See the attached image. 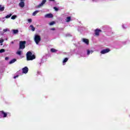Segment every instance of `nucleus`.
I'll return each mask as SVG.
<instances>
[{"instance_id":"nucleus-15","label":"nucleus","mask_w":130,"mask_h":130,"mask_svg":"<svg viewBox=\"0 0 130 130\" xmlns=\"http://www.w3.org/2000/svg\"><path fill=\"white\" fill-rule=\"evenodd\" d=\"M40 11L37 10L36 11H35L33 13H32V16H36V14L38 13H39Z\"/></svg>"},{"instance_id":"nucleus-10","label":"nucleus","mask_w":130,"mask_h":130,"mask_svg":"<svg viewBox=\"0 0 130 130\" xmlns=\"http://www.w3.org/2000/svg\"><path fill=\"white\" fill-rule=\"evenodd\" d=\"M82 41L87 45H89V40L87 39H82Z\"/></svg>"},{"instance_id":"nucleus-9","label":"nucleus","mask_w":130,"mask_h":130,"mask_svg":"<svg viewBox=\"0 0 130 130\" xmlns=\"http://www.w3.org/2000/svg\"><path fill=\"white\" fill-rule=\"evenodd\" d=\"M45 3H46V0H43L42 3L37 6V8H41Z\"/></svg>"},{"instance_id":"nucleus-21","label":"nucleus","mask_w":130,"mask_h":130,"mask_svg":"<svg viewBox=\"0 0 130 130\" xmlns=\"http://www.w3.org/2000/svg\"><path fill=\"white\" fill-rule=\"evenodd\" d=\"M93 52V51H90V50H87V55H89L90 53H92Z\"/></svg>"},{"instance_id":"nucleus-26","label":"nucleus","mask_w":130,"mask_h":130,"mask_svg":"<svg viewBox=\"0 0 130 130\" xmlns=\"http://www.w3.org/2000/svg\"><path fill=\"white\" fill-rule=\"evenodd\" d=\"M28 23H32V19H28Z\"/></svg>"},{"instance_id":"nucleus-12","label":"nucleus","mask_w":130,"mask_h":130,"mask_svg":"<svg viewBox=\"0 0 130 130\" xmlns=\"http://www.w3.org/2000/svg\"><path fill=\"white\" fill-rule=\"evenodd\" d=\"M17 61V59L14 58L12 60H11L10 62H9V63L10 64H12V63H14V62Z\"/></svg>"},{"instance_id":"nucleus-5","label":"nucleus","mask_w":130,"mask_h":130,"mask_svg":"<svg viewBox=\"0 0 130 130\" xmlns=\"http://www.w3.org/2000/svg\"><path fill=\"white\" fill-rule=\"evenodd\" d=\"M100 32H102L101 29L96 28L94 30V34L96 36H99Z\"/></svg>"},{"instance_id":"nucleus-14","label":"nucleus","mask_w":130,"mask_h":130,"mask_svg":"<svg viewBox=\"0 0 130 130\" xmlns=\"http://www.w3.org/2000/svg\"><path fill=\"white\" fill-rule=\"evenodd\" d=\"M13 34H18V33H19V30H18V29H13Z\"/></svg>"},{"instance_id":"nucleus-29","label":"nucleus","mask_w":130,"mask_h":130,"mask_svg":"<svg viewBox=\"0 0 130 130\" xmlns=\"http://www.w3.org/2000/svg\"><path fill=\"white\" fill-rule=\"evenodd\" d=\"M19 77V75H17L14 77V79H16V78H18Z\"/></svg>"},{"instance_id":"nucleus-22","label":"nucleus","mask_w":130,"mask_h":130,"mask_svg":"<svg viewBox=\"0 0 130 130\" xmlns=\"http://www.w3.org/2000/svg\"><path fill=\"white\" fill-rule=\"evenodd\" d=\"M6 51V50L5 49H2L0 50V53H3Z\"/></svg>"},{"instance_id":"nucleus-25","label":"nucleus","mask_w":130,"mask_h":130,"mask_svg":"<svg viewBox=\"0 0 130 130\" xmlns=\"http://www.w3.org/2000/svg\"><path fill=\"white\" fill-rule=\"evenodd\" d=\"M30 27H31L32 31H35V27H34V26H33L32 25H30Z\"/></svg>"},{"instance_id":"nucleus-24","label":"nucleus","mask_w":130,"mask_h":130,"mask_svg":"<svg viewBox=\"0 0 130 130\" xmlns=\"http://www.w3.org/2000/svg\"><path fill=\"white\" fill-rule=\"evenodd\" d=\"M54 24H55V22H54V21H52V22H50L49 25H50V26H52V25H54Z\"/></svg>"},{"instance_id":"nucleus-19","label":"nucleus","mask_w":130,"mask_h":130,"mask_svg":"<svg viewBox=\"0 0 130 130\" xmlns=\"http://www.w3.org/2000/svg\"><path fill=\"white\" fill-rule=\"evenodd\" d=\"M68 60H69V58H65L64 59V60H63V63H64L67 62V61H68Z\"/></svg>"},{"instance_id":"nucleus-34","label":"nucleus","mask_w":130,"mask_h":130,"mask_svg":"<svg viewBox=\"0 0 130 130\" xmlns=\"http://www.w3.org/2000/svg\"><path fill=\"white\" fill-rule=\"evenodd\" d=\"M11 43H12V44H14V42H12Z\"/></svg>"},{"instance_id":"nucleus-31","label":"nucleus","mask_w":130,"mask_h":130,"mask_svg":"<svg viewBox=\"0 0 130 130\" xmlns=\"http://www.w3.org/2000/svg\"><path fill=\"white\" fill-rule=\"evenodd\" d=\"M8 31V29H4V32H7Z\"/></svg>"},{"instance_id":"nucleus-33","label":"nucleus","mask_w":130,"mask_h":130,"mask_svg":"<svg viewBox=\"0 0 130 130\" xmlns=\"http://www.w3.org/2000/svg\"><path fill=\"white\" fill-rule=\"evenodd\" d=\"M50 2H54V0H49Z\"/></svg>"},{"instance_id":"nucleus-27","label":"nucleus","mask_w":130,"mask_h":130,"mask_svg":"<svg viewBox=\"0 0 130 130\" xmlns=\"http://www.w3.org/2000/svg\"><path fill=\"white\" fill-rule=\"evenodd\" d=\"M54 10H55V11H58V8H57L56 7H54Z\"/></svg>"},{"instance_id":"nucleus-7","label":"nucleus","mask_w":130,"mask_h":130,"mask_svg":"<svg viewBox=\"0 0 130 130\" xmlns=\"http://www.w3.org/2000/svg\"><path fill=\"white\" fill-rule=\"evenodd\" d=\"M29 71V69L27 67H25L22 69L23 74H27Z\"/></svg>"},{"instance_id":"nucleus-17","label":"nucleus","mask_w":130,"mask_h":130,"mask_svg":"<svg viewBox=\"0 0 130 130\" xmlns=\"http://www.w3.org/2000/svg\"><path fill=\"white\" fill-rule=\"evenodd\" d=\"M11 17H12V14H9V15H7L5 17V18H6V19H9V18H11Z\"/></svg>"},{"instance_id":"nucleus-11","label":"nucleus","mask_w":130,"mask_h":130,"mask_svg":"<svg viewBox=\"0 0 130 130\" xmlns=\"http://www.w3.org/2000/svg\"><path fill=\"white\" fill-rule=\"evenodd\" d=\"M0 113L3 115V117H7V115H8V114L4 111H1Z\"/></svg>"},{"instance_id":"nucleus-4","label":"nucleus","mask_w":130,"mask_h":130,"mask_svg":"<svg viewBox=\"0 0 130 130\" xmlns=\"http://www.w3.org/2000/svg\"><path fill=\"white\" fill-rule=\"evenodd\" d=\"M110 51V49L109 48H107L106 49H104L101 51V53L102 54H105V53H108Z\"/></svg>"},{"instance_id":"nucleus-20","label":"nucleus","mask_w":130,"mask_h":130,"mask_svg":"<svg viewBox=\"0 0 130 130\" xmlns=\"http://www.w3.org/2000/svg\"><path fill=\"white\" fill-rule=\"evenodd\" d=\"M71 21V17H68L67 18L66 22H69Z\"/></svg>"},{"instance_id":"nucleus-1","label":"nucleus","mask_w":130,"mask_h":130,"mask_svg":"<svg viewBox=\"0 0 130 130\" xmlns=\"http://www.w3.org/2000/svg\"><path fill=\"white\" fill-rule=\"evenodd\" d=\"M36 58V56L32 54L30 51H28L26 53V59L27 60H33Z\"/></svg>"},{"instance_id":"nucleus-28","label":"nucleus","mask_w":130,"mask_h":130,"mask_svg":"<svg viewBox=\"0 0 130 130\" xmlns=\"http://www.w3.org/2000/svg\"><path fill=\"white\" fill-rule=\"evenodd\" d=\"M4 42V40H0V43H3Z\"/></svg>"},{"instance_id":"nucleus-6","label":"nucleus","mask_w":130,"mask_h":130,"mask_svg":"<svg viewBox=\"0 0 130 130\" xmlns=\"http://www.w3.org/2000/svg\"><path fill=\"white\" fill-rule=\"evenodd\" d=\"M25 0H20V3H19V6L20 8H24L25 7Z\"/></svg>"},{"instance_id":"nucleus-18","label":"nucleus","mask_w":130,"mask_h":130,"mask_svg":"<svg viewBox=\"0 0 130 130\" xmlns=\"http://www.w3.org/2000/svg\"><path fill=\"white\" fill-rule=\"evenodd\" d=\"M50 50L51 52H56L57 51V50H55L54 48H51Z\"/></svg>"},{"instance_id":"nucleus-3","label":"nucleus","mask_w":130,"mask_h":130,"mask_svg":"<svg viewBox=\"0 0 130 130\" xmlns=\"http://www.w3.org/2000/svg\"><path fill=\"white\" fill-rule=\"evenodd\" d=\"M34 39L36 44H39V42L41 41V38L40 37V36L38 35H35Z\"/></svg>"},{"instance_id":"nucleus-32","label":"nucleus","mask_w":130,"mask_h":130,"mask_svg":"<svg viewBox=\"0 0 130 130\" xmlns=\"http://www.w3.org/2000/svg\"><path fill=\"white\" fill-rule=\"evenodd\" d=\"M51 30H52L53 31H54L55 30V28H52L51 29Z\"/></svg>"},{"instance_id":"nucleus-13","label":"nucleus","mask_w":130,"mask_h":130,"mask_svg":"<svg viewBox=\"0 0 130 130\" xmlns=\"http://www.w3.org/2000/svg\"><path fill=\"white\" fill-rule=\"evenodd\" d=\"M4 11H5V7L0 5V12H4Z\"/></svg>"},{"instance_id":"nucleus-30","label":"nucleus","mask_w":130,"mask_h":130,"mask_svg":"<svg viewBox=\"0 0 130 130\" xmlns=\"http://www.w3.org/2000/svg\"><path fill=\"white\" fill-rule=\"evenodd\" d=\"M9 60V57H6L5 60Z\"/></svg>"},{"instance_id":"nucleus-2","label":"nucleus","mask_w":130,"mask_h":130,"mask_svg":"<svg viewBox=\"0 0 130 130\" xmlns=\"http://www.w3.org/2000/svg\"><path fill=\"white\" fill-rule=\"evenodd\" d=\"M26 44V41H20L19 42V49H24L25 47H26V46L25 45Z\"/></svg>"},{"instance_id":"nucleus-16","label":"nucleus","mask_w":130,"mask_h":130,"mask_svg":"<svg viewBox=\"0 0 130 130\" xmlns=\"http://www.w3.org/2000/svg\"><path fill=\"white\" fill-rule=\"evenodd\" d=\"M16 54H18V55H21L22 54V51H17L16 52Z\"/></svg>"},{"instance_id":"nucleus-35","label":"nucleus","mask_w":130,"mask_h":130,"mask_svg":"<svg viewBox=\"0 0 130 130\" xmlns=\"http://www.w3.org/2000/svg\"><path fill=\"white\" fill-rule=\"evenodd\" d=\"M93 1V2H94V0H92Z\"/></svg>"},{"instance_id":"nucleus-23","label":"nucleus","mask_w":130,"mask_h":130,"mask_svg":"<svg viewBox=\"0 0 130 130\" xmlns=\"http://www.w3.org/2000/svg\"><path fill=\"white\" fill-rule=\"evenodd\" d=\"M16 18H17V16L16 15H13L11 17V19L12 20H15V19H16Z\"/></svg>"},{"instance_id":"nucleus-8","label":"nucleus","mask_w":130,"mask_h":130,"mask_svg":"<svg viewBox=\"0 0 130 130\" xmlns=\"http://www.w3.org/2000/svg\"><path fill=\"white\" fill-rule=\"evenodd\" d=\"M45 18H48V19L53 18V15L51 13L47 14L45 15Z\"/></svg>"}]
</instances>
